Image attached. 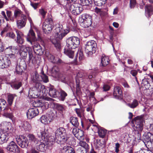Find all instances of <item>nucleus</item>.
<instances>
[{"instance_id": "nucleus-1", "label": "nucleus", "mask_w": 153, "mask_h": 153, "mask_svg": "<svg viewBox=\"0 0 153 153\" xmlns=\"http://www.w3.org/2000/svg\"><path fill=\"white\" fill-rule=\"evenodd\" d=\"M65 129L63 127L58 128L55 132V141L58 143L63 144L65 143L68 144H72L75 142L74 138L72 136L68 137L67 136Z\"/></svg>"}, {"instance_id": "nucleus-2", "label": "nucleus", "mask_w": 153, "mask_h": 153, "mask_svg": "<svg viewBox=\"0 0 153 153\" xmlns=\"http://www.w3.org/2000/svg\"><path fill=\"white\" fill-rule=\"evenodd\" d=\"M28 51L29 59L27 64L29 66L33 65L35 56H33V52L32 49L29 47H27L25 46L21 45L20 46L19 53L21 58L22 59H25L27 58V52Z\"/></svg>"}, {"instance_id": "nucleus-3", "label": "nucleus", "mask_w": 153, "mask_h": 153, "mask_svg": "<svg viewBox=\"0 0 153 153\" xmlns=\"http://www.w3.org/2000/svg\"><path fill=\"white\" fill-rule=\"evenodd\" d=\"M69 29H59V32L56 33L57 38L51 39V41L54 45V47L58 51H60L61 48V41L69 32Z\"/></svg>"}, {"instance_id": "nucleus-4", "label": "nucleus", "mask_w": 153, "mask_h": 153, "mask_svg": "<svg viewBox=\"0 0 153 153\" xmlns=\"http://www.w3.org/2000/svg\"><path fill=\"white\" fill-rule=\"evenodd\" d=\"M134 120L135 122L134 125V129L137 131V134L135 136L134 140L137 142L140 140L141 135L139 131H141L143 130V117L141 116H138L135 117Z\"/></svg>"}, {"instance_id": "nucleus-5", "label": "nucleus", "mask_w": 153, "mask_h": 153, "mask_svg": "<svg viewBox=\"0 0 153 153\" xmlns=\"http://www.w3.org/2000/svg\"><path fill=\"white\" fill-rule=\"evenodd\" d=\"M97 49V43L93 40L87 42L85 45V51L88 57H91L95 53Z\"/></svg>"}, {"instance_id": "nucleus-6", "label": "nucleus", "mask_w": 153, "mask_h": 153, "mask_svg": "<svg viewBox=\"0 0 153 153\" xmlns=\"http://www.w3.org/2000/svg\"><path fill=\"white\" fill-rule=\"evenodd\" d=\"M92 17L87 14H83L79 18L80 25L83 28H86L91 24Z\"/></svg>"}, {"instance_id": "nucleus-7", "label": "nucleus", "mask_w": 153, "mask_h": 153, "mask_svg": "<svg viewBox=\"0 0 153 153\" xmlns=\"http://www.w3.org/2000/svg\"><path fill=\"white\" fill-rule=\"evenodd\" d=\"M66 42L67 46L69 48L75 49L79 45L80 40L78 37L73 36L68 38Z\"/></svg>"}, {"instance_id": "nucleus-8", "label": "nucleus", "mask_w": 153, "mask_h": 153, "mask_svg": "<svg viewBox=\"0 0 153 153\" xmlns=\"http://www.w3.org/2000/svg\"><path fill=\"white\" fill-rule=\"evenodd\" d=\"M18 144L22 148H27L28 146L29 142L26 137L20 135L16 137Z\"/></svg>"}, {"instance_id": "nucleus-9", "label": "nucleus", "mask_w": 153, "mask_h": 153, "mask_svg": "<svg viewBox=\"0 0 153 153\" xmlns=\"http://www.w3.org/2000/svg\"><path fill=\"white\" fill-rule=\"evenodd\" d=\"M27 68V65L24 60H21L20 62L17 63L16 68V72L17 74L21 75Z\"/></svg>"}, {"instance_id": "nucleus-10", "label": "nucleus", "mask_w": 153, "mask_h": 153, "mask_svg": "<svg viewBox=\"0 0 153 153\" xmlns=\"http://www.w3.org/2000/svg\"><path fill=\"white\" fill-rule=\"evenodd\" d=\"M70 10L72 14L77 15L81 13L83 9L80 5L77 3H74L71 5L70 7Z\"/></svg>"}, {"instance_id": "nucleus-11", "label": "nucleus", "mask_w": 153, "mask_h": 153, "mask_svg": "<svg viewBox=\"0 0 153 153\" xmlns=\"http://www.w3.org/2000/svg\"><path fill=\"white\" fill-rule=\"evenodd\" d=\"M7 149L8 151L13 153H19L20 148L13 141H12L7 145Z\"/></svg>"}, {"instance_id": "nucleus-12", "label": "nucleus", "mask_w": 153, "mask_h": 153, "mask_svg": "<svg viewBox=\"0 0 153 153\" xmlns=\"http://www.w3.org/2000/svg\"><path fill=\"white\" fill-rule=\"evenodd\" d=\"M10 65L11 61L9 58L6 57L4 58L2 56H0V68H8Z\"/></svg>"}, {"instance_id": "nucleus-13", "label": "nucleus", "mask_w": 153, "mask_h": 153, "mask_svg": "<svg viewBox=\"0 0 153 153\" xmlns=\"http://www.w3.org/2000/svg\"><path fill=\"white\" fill-rule=\"evenodd\" d=\"M48 141L46 142L45 141H43V142L39 141V142L36 144V149L39 151L44 152L47 149L48 146Z\"/></svg>"}, {"instance_id": "nucleus-14", "label": "nucleus", "mask_w": 153, "mask_h": 153, "mask_svg": "<svg viewBox=\"0 0 153 153\" xmlns=\"http://www.w3.org/2000/svg\"><path fill=\"white\" fill-rule=\"evenodd\" d=\"M39 113V110L37 108H30L27 113V117L28 119H31L37 116Z\"/></svg>"}, {"instance_id": "nucleus-15", "label": "nucleus", "mask_w": 153, "mask_h": 153, "mask_svg": "<svg viewBox=\"0 0 153 153\" xmlns=\"http://www.w3.org/2000/svg\"><path fill=\"white\" fill-rule=\"evenodd\" d=\"M8 134L0 129V145L6 143L9 139Z\"/></svg>"}, {"instance_id": "nucleus-16", "label": "nucleus", "mask_w": 153, "mask_h": 153, "mask_svg": "<svg viewBox=\"0 0 153 153\" xmlns=\"http://www.w3.org/2000/svg\"><path fill=\"white\" fill-rule=\"evenodd\" d=\"M113 96L116 99L121 100L123 98V93L120 87L116 86L114 89Z\"/></svg>"}, {"instance_id": "nucleus-17", "label": "nucleus", "mask_w": 153, "mask_h": 153, "mask_svg": "<svg viewBox=\"0 0 153 153\" xmlns=\"http://www.w3.org/2000/svg\"><path fill=\"white\" fill-rule=\"evenodd\" d=\"M26 38L27 41L32 45L33 42L36 40L35 35L33 29H30L27 35L26 36Z\"/></svg>"}, {"instance_id": "nucleus-18", "label": "nucleus", "mask_w": 153, "mask_h": 153, "mask_svg": "<svg viewBox=\"0 0 153 153\" xmlns=\"http://www.w3.org/2000/svg\"><path fill=\"white\" fill-rule=\"evenodd\" d=\"M33 49L34 53L37 55L41 56L43 53V49L39 44H35L33 46Z\"/></svg>"}, {"instance_id": "nucleus-19", "label": "nucleus", "mask_w": 153, "mask_h": 153, "mask_svg": "<svg viewBox=\"0 0 153 153\" xmlns=\"http://www.w3.org/2000/svg\"><path fill=\"white\" fill-rule=\"evenodd\" d=\"M74 49L66 46L64 49V53L69 58H73L74 55Z\"/></svg>"}, {"instance_id": "nucleus-20", "label": "nucleus", "mask_w": 153, "mask_h": 153, "mask_svg": "<svg viewBox=\"0 0 153 153\" xmlns=\"http://www.w3.org/2000/svg\"><path fill=\"white\" fill-rule=\"evenodd\" d=\"M143 138L144 143L150 142L152 143L153 140V134L149 132H145L143 134Z\"/></svg>"}, {"instance_id": "nucleus-21", "label": "nucleus", "mask_w": 153, "mask_h": 153, "mask_svg": "<svg viewBox=\"0 0 153 153\" xmlns=\"http://www.w3.org/2000/svg\"><path fill=\"white\" fill-rule=\"evenodd\" d=\"M3 116L10 119L13 117L12 111L10 108L8 106H6L4 109Z\"/></svg>"}, {"instance_id": "nucleus-22", "label": "nucleus", "mask_w": 153, "mask_h": 153, "mask_svg": "<svg viewBox=\"0 0 153 153\" xmlns=\"http://www.w3.org/2000/svg\"><path fill=\"white\" fill-rule=\"evenodd\" d=\"M41 79L40 76L37 71H36L31 74V79L32 83L40 82Z\"/></svg>"}, {"instance_id": "nucleus-23", "label": "nucleus", "mask_w": 153, "mask_h": 153, "mask_svg": "<svg viewBox=\"0 0 153 153\" xmlns=\"http://www.w3.org/2000/svg\"><path fill=\"white\" fill-rule=\"evenodd\" d=\"M51 15H49L48 16L47 18L45 20L43 25V29L51 28V24L52 23L53 21L51 18Z\"/></svg>"}, {"instance_id": "nucleus-24", "label": "nucleus", "mask_w": 153, "mask_h": 153, "mask_svg": "<svg viewBox=\"0 0 153 153\" xmlns=\"http://www.w3.org/2000/svg\"><path fill=\"white\" fill-rule=\"evenodd\" d=\"M59 153H75L74 149L70 146H65L61 149Z\"/></svg>"}, {"instance_id": "nucleus-25", "label": "nucleus", "mask_w": 153, "mask_h": 153, "mask_svg": "<svg viewBox=\"0 0 153 153\" xmlns=\"http://www.w3.org/2000/svg\"><path fill=\"white\" fill-rule=\"evenodd\" d=\"M39 92L37 90L33 89L31 88L30 89L28 92V96L30 98H36L39 97Z\"/></svg>"}, {"instance_id": "nucleus-26", "label": "nucleus", "mask_w": 153, "mask_h": 153, "mask_svg": "<svg viewBox=\"0 0 153 153\" xmlns=\"http://www.w3.org/2000/svg\"><path fill=\"white\" fill-rule=\"evenodd\" d=\"M145 14L147 17L153 14V6L150 5H146L145 6Z\"/></svg>"}, {"instance_id": "nucleus-27", "label": "nucleus", "mask_w": 153, "mask_h": 153, "mask_svg": "<svg viewBox=\"0 0 153 153\" xmlns=\"http://www.w3.org/2000/svg\"><path fill=\"white\" fill-rule=\"evenodd\" d=\"M48 91L49 95L53 97H57L58 94V91H57L53 87H48Z\"/></svg>"}, {"instance_id": "nucleus-28", "label": "nucleus", "mask_w": 153, "mask_h": 153, "mask_svg": "<svg viewBox=\"0 0 153 153\" xmlns=\"http://www.w3.org/2000/svg\"><path fill=\"white\" fill-rule=\"evenodd\" d=\"M19 127L22 130L23 129L25 131L30 130L32 128L31 125L27 121H24Z\"/></svg>"}, {"instance_id": "nucleus-29", "label": "nucleus", "mask_w": 153, "mask_h": 153, "mask_svg": "<svg viewBox=\"0 0 153 153\" xmlns=\"http://www.w3.org/2000/svg\"><path fill=\"white\" fill-rule=\"evenodd\" d=\"M67 94L64 90L61 89L58 91V94L57 97H58L59 100L61 101H64L67 96Z\"/></svg>"}, {"instance_id": "nucleus-30", "label": "nucleus", "mask_w": 153, "mask_h": 153, "mask_svg": "<svg viewBox=\"0 0 153 153\" xmlns=\"http://www.w3.org/2000/svg\"><path fill=\"white\" fill-rule=\"evenodd\" d=\"M37 135L39 138H41L42 139H45L48 135L45 131V129H42L38 131L37 133Z\"/></svg>"}, {"instance_id": "nucleus-31", "label": "nucleus", "mask_w": 153, "mask_h": 153, "mask_svg": "<svg viewBox=\"0 0 153 153\" xmlns=\"http://www.w3.org/2000/svg\"><path fill=\"white\" fill-rule=\"evenodd\" d=\"M98 134L99 136L102 138H104L107 133V130L101 127L98 128Z\"/></svg>"}, {"instance_id": "nucleus-32", "label": "nucleus", "mask_w": 153, "mask_h": 153, "mask_svg": "<svg viewBox=\"0 0 153 153\" xmlns=\"http://www.w3.org/2000/svg\"><path fill=\"white\" fill-rule=\"evenodd\" d=\"M33 86L32 87L33 89L37 90L40 92L42 88H44V85H42L40 82L32 83Z\"/></svg>"}, {"instance_id": "nucleus-33", "label": "nucleus", "mask_w": 153, "mask_h": 153, "mask_svg": "<svg viewBox=\"0 0 153 153\" xmlns=\"http://www.w3.org/2000/svg\"><path fill=\"white\" fill-rule=\"evenodd\" d=\"M56 109L62 115L65 113V109L62 105L59 104H56L55 105Z\"/></svg>"}, {"instance_id": "nucleus-34", "label": "nucleus", "mask_w": 153, "mask_h": 153, "mask_svg": "<svg viewBox=\"0 0 153 153\" xmlns=\"http://www.w3.org/2000/svg\"><path fill=\"white\" fill-rule=\"evenodd\" d=\"M70 122L76 128L78 127L79 123L77 117H71L70 118Z\"/></svg>"}, {"instance_id": "nucleus-35", "label": "nucleus", "mask_w": 153, "mask_h": 153, "mask_svg": "<svg viewBox=\"0 0 153 153\" xmlns=\"http://www.w3.org/2000/svg\"><path fill=\"white\" fill-rule=\"evenodd\" d=\"M41 74L40 76V78L41 79L40 81H43L45 83H47L48 82V76L44 74L43 68L41 69Z\"/></svg>"}, {"instance_id": "nucleus-36", "label": "nucleus", "mask_w": 153, "mask_h": 153, "mask_svg": "<svg viewBox=\"0 0 153 153\" xmlns=\"http://www.w3.org/2000/svg\"><path fill=\"white\" fill-rule=\"evenodd\" d=\"M27 137L30 142H34L35 144L37 143L39 140L36 138L33 134H29L27 136Z\"/></svg>"}, {"instance_id": "nucleus-37", "label": "nucleus", "mask_w": 153, "mask_h": 153, "mask_svg": "<svg viewBox=\"0 0 153 153\" xmlns=\"http://www.w3.org/2000/svg\"><path fill=\"white\" fill-rule=\"evenodd\" d=\"M109 59L106 56H102L101 59V63L103 66H105L107 65L109 63Z\"/></svg>"}, {"instance_id": "nucleus-38", "label": "nucleus", "mask_w": 153, "mask_h": 153, "mask_svg": "<svg viewBox=\"0 0 153 153\" xmlns=\"http://www.w3.org/2000/svg\"><path fill=\"white\" fill-rule=\"evenodd\" d=\"M138 104V101L136 99H134L131 103H128L127 105L130 108H136Z\"/></svg>"}, {"instance_id": "nucleus-39", "label": "nucleus", "mask_w": 153, "mask_h": 153, "mask_svg": "<svg viewBox=\"0 0 153 153\" xmlns=\"http://www.w3.org/2000/svg\"><path fill=\"white\" fill-rule=\"evenodd\" d=\"M109 39L111 41H113L114 39V37H115L117 34V31L114 29H110Z\"/></svg>"}, {"instance_id": "nucleus-40", "label": "nucleus", "mask_w": 153, "mask_h": 153, "mask_svg": "<svg viewBox=\"0 0 153 153\" xmlns=\"http://www.w3.org/2000/svg\"><path fill=\"white\" fill-rule=\"evenodd\" d=\"M43 104L42 102V100H37L34 101L33 103V108H36L41 107L42 106Z\"/></svg>"}, {"instance_id": "nucleus-41", "label": "nucleus", "mask_w": 153, "mask_h": 153, "mask_svg": "<svg viewBox=\"0 0 153 153\" xmlns=\"http://www.w3.org/2000/svg\"><path fill=\"white\" fill-rule=\"evenodd\" d=\"M40 121L43 124H46L50 122L48 118L45 115L42 116L40 118Z\"/></svg>"}, {"instance_id": "nucleus-42", "label": "nucleus", "mask_w": 153, "mask_h": 153, "mask_svg": "<svg viewBox=\"0 0 153 153\" xmlns=\"http://www.w3.org/2000/svg\"><path fill=\"white\" fill-rule=\"evenodd\" d=\"M150 81L148 80V78L143 80L141 83L142 85L144 86L145 88H148L149 86H150Z\"/></svg>"}, {"instance_id": "nucleus-43", "label": "nucleus", "mask_w": 153, "mask_h": 153, "mask_svg": "<svg viewBox=\"0 0 153 153\" xmlns=\"http://www.w3.org/2000/svg\"><path fill=\"white\" fill-rule=\"evenodd\" d=\"M84 133L83 131L79 129V130H78V132L76 134V136H75V137L78 139L80 140L84 138Z\"/></svg>"}, {"instance_id": "nucleus-44", "label": "nucleus", "mask_w": 153, "mask_h": 153, "mask_svg": "<svg viewBox=\"0 0 153 153\" xmlns=\"http://www.w3.org/2000/svg\"><path fill=\"white\" fill-rule=\"evenodd\" d=\"M11 128V123L10 122H5L3 124V129L4 131L5 132L8 131L10 128Z\"/></svg>"}, {"instance_id": "nucleus-45", "label": "nucleus", "mask_w": 153, "mask_h": 153, "mask_svg": "<svg viewBox=\"0 0 153 153\" xmlns=\"http://www.w3.org/2000/svg\"><path fill=\"white\" fill-rule=\"evenodd\" d=\"M5 50L9 51V53H12L15 54L16 52L17 48L16 47L10 46L8 48H6L5 49Z\"/></svg>"}, {"instance_id": "nucleus-46", "label": "nucleus", "mask_w": 153, "mask_h": 153, "mask_svg": "<svg viewBox=\"0 0 153 153\" xmlns=\"http://www.w3.org/2000/svg\"><path fill=\"white\" fill-rule=\"evenodd\" d=\"M7 17L8 20L7 21H10L12 22H13L14 20V18L12 17V12L11 11L7 10L6 12Z\"/></svg>"}, {"instance_id": "nucleus-47", "label": "nucleus", "mask_w": 153, "mask_h": 153, "mask_svg": "<svg viewBox=\"0 0 153 153\" xmlns=\"http://www.w3.org/2000/svg\"><path fill=\"white\" fill-rule=\"evenodd\" d=\"M59 69L57 66H55L53 67L51 70V73L53 75L56 76L58 74Z\"/></svg>"}, {"instance_id": "nucleus-48", "label": "nucleus", "mask_w": 153, "mask_h": 153, "mask_svg": "<svg viewBox=\"0 0 153 153\" xmlns=\"http://www.w3.org/2000/svg\"><path fill=\"white\" fill-rule=\"evenodd\" d=\"M22 83L21 82H19L13 83L11 85V86L12 88L15 89H18L22 86Z\"/></svg>"}, {"instance_id": "nucleus-49", "label": "nucleus", "mask_w": 153, "mask_h": 153, "mask_svg": "<svg viewBox=\"0 0 153 153\" xmlns=\"http://www.w3.org/2000/svg\"><path fill=\"white\" fill-rule=\"evenodd\" d=\"M79 144L80 146L85 149L86 151H88L89 146L85 142L81 141L80 142Z\"/></svg>"}, {"instance_id": "nucleus-50", "label": "nucleus", "mask_w": 153, "mask_h": 153, "mask_svg": "<svg viewBox=\"0 0 153 153\" xmlns=\"http://www.w3.org/2000/svg\"><path fill=\"white\" fill-rule=\"evenodd\" d=\"M25 24L26 23L24 20H19L17 22V26L19 28L23 27L25 26Z\"/></svg>"}, {"instance_id": "nucleus-51", "label": "nucleus", "mask_w": 153, "mask_h": 153, "mask_svg": "<svg viewBox=\"0 0 153 153\" xmlns=\"http://www.w3.org/2000/svg\"><path fill=\"white\" fill-rule=\"evenodd\" d=\"M14 99V96L13 94H10L8 95L7 102L9 105L10 106L12 104Z\"/></svg>"}, {"instance_id": "nucleus-52", "label": "nucleus", "mask_w": 153, "mask_h": 153, "mask_svg": "<svg viewBox=\"0 0 153 153\" xmlns=\"http://www.w3.org/2000/svg\"><path fill=\"white\" fill-rule=\"evenodd\" d=\"M25 11L26 14V15L27 16V18L29 21L30 23V24L31 27L33 29V23L31 19V18L29 16V13L28 10H25Z\"/></svg>"}, {"instance_id": "nucleus-53", "label": "nucleus", "mask_w": 153, "mask_h": 153, "mask_svg": "<svg viewBox=\"0 0 153 153\" xmlns=\"http://www.w3.org/2000/svg\"><path fill=\"white\" fill-rule=\"evenodd\" d=\"M93 1L95 4L98 6H101L105 4V2L102 1V0H93Z\"/></svg>"}, {"instance_id": "nucleus-54", "label": "nucleus", "mask_w": 153, "mask_h": 153, "mask_svg": "<svg viewBox=\"0 0 153 153\" xmlns=\"http://www.w3.org/2000/svg\"><path fill=\"white\" fill-rule=\"evenodd\" d=\"M47 12L46 10L43 8L40 9L39 10V14L42 16L43 19L45 18Z\"/></svg>"}, {"instance_id": "nucleus-55", "label": "nucleus", "mask_w": 153, "mask_h": 153, "mask_svg": "<svg viewBox=\"0 0 153 153\" xmlns=\"http://www.w3.org/2000/svg\"><path fill=\"white\" fill-rule=\"evenodd\" d=\"M24 42V40L22 38L20 35L17 33V42L18 43L22 45Z\"/></svg>"}, {"instance_id": "nucleus-56", "label": "nucleus", "mask_w": 153, "mask_h": 153, "mask_svg": "<svg viewBox=\"0 0 153 153\" xmlns=\"http://www.w3.org/2000/svg\"><path fill=\"white\" fill-rule=\"evenodd\" d=\"M48 58L49 60L51 62L53 63L56 62V59L54 56L50 54L48 56Z\"/></svg>"}, {"instance_id": "nucleus-57", "label": "nucleus", "mask_w": 153, "mask_h": 153, "mask_svg": "<svg viewBox=\"0 0 153 153\" xmlns=\"http://www.w3.org/2000/svg\"><path fill=\"white\" fill-rule=\"evenodd\" d=\"M130 73L132 76L135 77V79L137 81V78L136 76L138 73L137 70H132L130 71Z\"/></svg>"}, {"instance_id": "nucleus-58", "label": "nucleus", "mask_w": 153, "mask_h": 153, "mask_svg": "<svg viewBox=\"0 0 153 153\" xmlns=\"http://www.w3.org/2000/svg\"><path fill=\"white\" fill-rule=\"evenodd\" d=\"M21 14V11L19 10H16L14 12V16L15 18L19 16Z\"/></svg>"}, {"instance_id": "nucleus-59", "label": "nucleus", "mask_w": 153, "mask_h": 153, "mask_svg": "<svg viewBox=\"0 0 153 153\" xmlns=\"http://www.w3.org/2000/svg\"><path fill=\"white\" fill-rule=\"evenodd\" d=\"M76 91L77 93H80L81 91V88L80 87L79 83V82L76 81Z\"/></svg>"}, {"instance_id": "nucleus-60", "label": "nucleus", "mask_w": 153, "mask_h": 153, "mask_svg": "<svg viewBox=\"0 0 153 153\" xmlns=\"http://www.w3.org/2000/svg\"><path fill=\"white\" fill-rule=\"evenodd\" d=\"M48 89H47L44 86V88H42L40 92L42 91L43 94H44V95H46L48 94Z\"/></svg>"}, {"instance_id": "nucleus-61", "label": "nucleus", "mask_w": 153, "mask_h": 153, "mask_svg": "<svg viewBox=\"0 0 153 153\" xmlns=\"http://www.w3.org/2000/svg\"><path fill=\"white\" fill-rule=\"evenodd\" d=\"M110 88V86L107 84H104L103 87V91H105L109 90Z\"/></svg>"}, {"instance_id": "nucleus-62", "label": "nucleus", "mask_w": 153, "mask_h": 153, "mask_svg": "<svg viewBox=\"0 0 153 153\" xmlns=\"http://www.w3.org/2000/svg\"><path fill=\"white\" fill-rule=\"evenodd\" d=\"M136 4V0H130V7L133 8Z\"/></svg>"}, {"instance_id": "nucleus-63", "label": "nucleus", "mask_w": 153, "mask_h": 153, "mask_svg": "<svg viewBox=\"0 0 153 153\" xmlns=\"http://www.w3.org/2000/svg\"><path fill=\"white\" fill-rule=\"evenodd\" d=\"M79 129L78 128H74L72 130V133L74 135L75 137V136H76V134L78 132V130H79Z\"/></svg>"}, {"instance_id": "nucleus-64", "label": "nucleus", "mask_w": 153, "mask_h": 153, "mask_svg": "<svg viewBox=\"0 0 153 153\" xmlns=\"http://www.w3.org/2000/svg\"><path fill=\"white\" fill-rule=\"evenodd\" d=\"M120 146V145L119 143H117L115 144V152L117 153H118L119 151V148Z\"/></svg>"}]
</instances>
